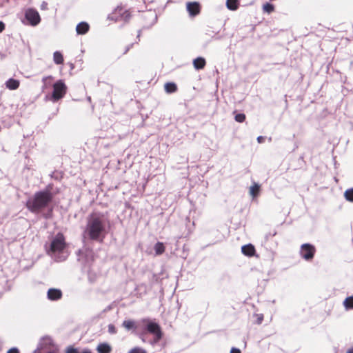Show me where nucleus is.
<instances>
[{
    "instance_id": "f8f14e48",
    "label": "nucleus",
    "mask_w": 353,
    "mask_h": 353,
    "mask_svg": "<svg viewBox=\"0 0 353 353\" xmlns=\"http://www.w3.org/2000/svg\"><path fill=\"white\" fill-rule=\"evenodd\" d=\"M143 17L145 19H150V26H153L157 21V15L154 11H148L143 14Z\"/></svg>"
},
{
    "instance_id": "c03bdc74",
    "label": "nucleus",
    "mask_w": 353,
    "mask_h": 353,
    "mask_svg": "<svg viewBox=\"0 0 353 353\" xmlns=\"http://www.w3.org/2000/svg\"><path fill=\"white\" fill-rule=\"evenodd\" d=\"M90 100H91L90 97H88V101H90Z\"/></svg>"
},
{
    "instance_id": "473e14b6",
    "label": "nucleus",
    "mask_w": 353,
    "mask_h": 353,
    "mask_svg": "<svg viewBox=\"0 0 353 353\" xmlns=\"http://www.w3.org/2000/svg\"><path fill=\"white\" fill-rule=\"evenodd\" d=\"M133 45H134V43H131V44H129L128 46H127L123 52V54H126L130 50V48H132Z\"/></svg>"
},
{
    "instance_id": "412c9836",
    "label": "nucleus",
    "mask_w": 353,
    "mask_h": 353,
    "mask_svg": "<svg viewBox=\"0 0 353 353\" xmlns=\"http://www.w3.org/2000/svg\"><path fill=\"white\" fill-rule=\"evenodd\" d=\"M260 190V185L257 183H253V185L250 188V193L252 197H256Z\"/></svg>"
},
{
    "instance_id": "1a4fd4ad",
    "label": "nucleus",
    "mask_w": 353,
    "mask_h": 353,
    "mask_svg": "<svg viewBox=\"0 0 353 353\" xmlns=\"http://www.w3.org/2000/svg\"><path fill=\"white\" fill-rule=\"evenodd\" d=\"M62 296V291L58 288H50L47 292V298L48 300L52 301L61 299Z\"/></svg>"
},
{
    "instance_id": "5701e85b",
    "label": "nucleus",
    "mask_w": 353,
    "mask_h": 353,
    "mask_svg": "<svg viewBox=\"0 0 353 353\" xmlns=\"http://www.w3.org/2000/svg\"><path fill=\"white\" fill-rule=\"evenodd\" d=\"M65 353H92L90 350L85 348L82 351H79L77 348L73 347L72 346L68 347L66 350Z\"/></svg>"
},
{
    "instance_id": "37998d69",
    "label": "nucleus",
    "mask_w": 353,
    "mask_h": 353,
    "mask_svg": "<svg viewBox=\"0 0 353 353\" xmlns=\"http://www.w3.org/2000/svg\"><path fill=\"white\" fill-rule=\"evenodd\" d=\"M47 353H56L54 351H49Z\"/></svg>"
},
{
    "instance_id": "20e7f679",
    "label": "nucleus",
    "mask_w": 353,
    "mask_h": 353,
    "mask_svg": "<svg viewBox=\"0 0 353 353\" xmlns=\"http://www.w3.org/2000/svg\"><path fill=\"white\" fill-rule=\"evenodd\" d=\"M143 323H146L143 327V331L152 334L153 339L150 343L151 345L157 344L163 337V332L161 326L155 321L149 319H143Z\"/></svg>"
},
{
    "instance_id": "f3484780",
    "label": "nucleus",
    "mask_w": 353,
    "mask_h": 353,
    "mask_svg": "<svg viewBox=\"0 0 353 353\" xmlns=\"http://www.w3.org/2000/svg\"><path fill=\"white\" fill-rule=\"evenodd\" d=\"M227 8L230 10L234 11L239 8V0H227L225 3Z\"/></svg>"
},
{
    "instance_id": "ea45409f",
    "label": "nucleus",
    "mask_w": 353,
    "mask_h": 353,
    "mask_svg": "<svg viewBox=\"0 0 353 353\" xmlns=\"http://www.w3.org/2000/svg\"><path fill=\"white\" fill-rule=\"evenodd\" d=\"M141 340H142L143 342H145V338H143V334H141Z\"/></svg>"
},
{
    "instance_id": "72a5a7b5",
    "label": "nucleus",
    "mask_w": 353,
    "mask_h": 353,
    "mask_svg": "<svg viewBox=\"0 0 353 353\" xmlns=\"http://www.w3.org/2000/svg\"><path fill=\"white\" fill-rule=\"evenodd\" d=\"M230 353H241V350L236 347H232Z\"/></svg>"
},
{
    "instance_id": "dca6fc26",
    "label": "nucleus",
    "mask_w": 353,
    "mask_h": 353,
    "mask_svg": "<svg viewBox=\"0 0 353 353\" xmlns=\"http://www.w3.org/2000/svg\"><path fill=\"white\" fill-rule=\"evenodd\" d=\"M116 13L119 14L121 19L125 22H128L130 19V13L128 10H123L122 8H117L115 10Z\"/></svg>"
},
{
    "instance_id": "393cba45",
    "label": "nucleus",
    "mask_w": 353,
    "mask_h": 353,
    "mask_svg": "<svg viewBox=\"0 0 353 353\" xmlns=\"http://www.w3.org/2000/svg\"><path fill=\"white\" fill-rule=\"evenodd\" d=\"M344 196L350 202H353V188H349L345 191Z\"/></svg>"
},
{
    "instance_id": "4468645a",
    "label": "nucleus",
    "mask_w": 353,
    "mask_h": 353,
    "mask_svg": "<svg viewBox=\"0 0 353 353\" xmlns=\"http://www.w3.org/2000/svg\"><path fill=\"white\" fill-rule=\"evenodd\" d=\"M96 350L98 353H110L112 347L108 343H101L97 345Z\"/></svg>"
},
{
    "instance_id": "39448f33",
    "label": "nucleus",
    "mask_w": 353,
    "mask_h": 353,
    "mask_svg": "<svg viewBox=\"0 0 353 353\" xmlns=\"http://www.w3.org/2000/svg\"><path fill=\"white\" fill-rule=\"evenodd\" d=\"M67 92V86L63 80H58L53 84V91L50 100L56 102L62 99Z\"/></svg>"
},
{
    "instance_id": "7ed1b4c3",
    "label": "nucleus",
    "mask_w": 353,
    "mask_h": 353,
    "mask_svg": "<svg viewBox=\"0 0 353 353\" xmlns=\"http://www.w3.org/2000/svg\"><path fill=\"white\" fill-rule=\"evenodd\" d=\"M66 243L63 234L57 233L52 239L49 246L46 245V252L57 261H63L68 257L65 252Z\"/></svg>"
},
{
    "instance_id": "f257e3e1",
    "label": "nucleus",
    "mask_w": 353,
    "mask_h": 353,
    "mask_svg": "<svg viewBox=\"0 0 353 353\" xmlns=\"http://www.w3.org/2000/svg\"><path fill=\"white\" fill-rule=\"evenodd\" d=\"M107 219L99 212H94L86 219V225L83 232L84 240L102 242L106 234Z\"/></svg>"
},
{
    "instance_id": "cd10ccee",
    "label": "nucleus",
    "mask_w": 353,
    "mask_h": 353,
    "mask_svg": "<svg viewBox=\"0 0 353 353\" xmlns=\"http://www.w3.org/2000/svg\"><path fill=\"white\" fill-rule=\"evenodd\" d=\"M128 353H147V352L141 347H135L131 349L128 352Z\"/></svg>"
},
{
    "instance_id": "a19ab883",
    "label": "nucleus",
    "mask_w": 353,
    "mask_h": 353,
    "mask_svg": "<svg viewBox=\"0 0 353 353\" xmlns=\"http://www.w3.org/2000/svg\"><path fill=\"white\" fill-rule=\"evenodd\" d=\"M82 252V250H79L78 252H77V254L78 255H80Z\"/></svg>"
},
{
    "instance_id": "2eb2a0df",
    "label": "nucleus",
    "mask_w": 353,
    "mask_h": 353,
    "mask_svg": "<svg viewBox=\"0 0 353 353\" xmlns=\"http://www.w3.org/2000/svg\"><path fill=\"white\" fill-rule=\"evenodd\" d=\"M205 59L201 57H199L193 61V65L196 70L203 69L205 66Z\"/></svg>"
},
{
    "instance_id": "c9c22d12",
    "label": "nucleus",
    "mask_w": 353,
    "mask_h": 353,
    "mask_svg": "<svg viewBox=\"0 0 353 353\" xmlns=\"http://www.w3.org/2000/svg\"><path fill=\"white\" fill-rule=\"evenodd\" d=\"M264 139H265V137H263V136H259V137H257V141H258L259 143H262V142L263 141V140H264Z\"/></svg>"
},
{
    "instance_id": "4be33fe9",
    "label": "nucleus",
    "mask_w": 353,
    "mask_h": 353,
    "mask_svg": "<svg viewBox=\"0 0 353 353\" xmlns=\"http://www.w3.org/2000/svg\"><path fill=\"white\" fill-rule=\"evenodd\" d=\"M154 250L157 255H160L164 252L165 246L163 243L157 242L154 246Z\"/></svg>"
},
{
    "instance_id": "79ce46f5",
    "label": "nucleus",
    "mask_w": 353,
    "mask_h": 353,
    "mask_svg": "<svg viewBox=\"0 0 353 353\" xmlns=\"http://www.w3.org/2000/svg\"><path fill=\"white\" fill-rule=\"evenodd\" d=\"M141 31H139L137 37L139 38L140 37Z\"/></svg>"
},
{
    "instance_id": "bb28decb",
    "label": "nucleus",
    "mask_w": 353,
    "mask_h": 353,
    "mask_svg": "<svg viewBox=\"0 0 353 353\" xmlns=\"http://www.w3.org/2000/svg\"><path fill=\"white\" fill-rule=\"evenodd\" d=\"M43 340L50 341V339L48 336H43V337H42L41 339L40 342L39 343V344L37 345V349L34 350L33 353H38L43 348V344H42L41 341H43Z\"/></svg>"
},
{
    "instance_id": "a878e982",
    "label": "nucleus",
    "mask_w": 353,
    "mask_h": 353,
    "mask_svg": "<svg viewBox=\"0 0 353 353\" xmlns=\"http://www.w3.org/2000/svg\"><path fill=\"white\" fill-rule=\"evenodd\" d=\"M263 10L264 12L270 14L274 11V6L270 3H266L263 6Z\"/></svg>"
},
{
    "instance_id": "6e6552de",
    "label": "nucleus",
    "mask_w": 353,
    "mask_h": 353,
    "mask_svg": "<svg viewBox=\"0 0 353 353\" xmlns=\"http://www.w3.org/2000/svg\"><path fill=\"white\" fill-rule=\"evenodd\" d=\"M187 11L190 17H195L200 13L201 6L199 2L192 1L186 3Z\"/></svg>"
},
{
    "instance_id": "aec40b11",
    "label": "nucleus",
    "mask_w": 353,
    "mask_h": 353,
    "mask_svg": "<svg viewBox=\"0 0 353 353\" xmlns=\"http://www.w3.org/2000/svg\"><path fill=\"white\" fill-rule=\"evenodd\" d=\"M53 61L55 64L59 65L63 63V57L59 51L53 53Z\"/></svg>"
},
{
    "instance_id": "7c9ffc66",
    "label": "nucleus",
    "mask_w": 353,
    "mask_h": 353,
    "mask_svg": "<svg viewBox=\"0 0 353 353\" xmlns=\"http://www.w3.org/2000/svg\"><path fill=\"white\" fill-rule=\"evenodd\" d=\"M257 324H261L263 320V315L262 314H257Z\"/></svg>"
},
{
    "instance_id": "f704fd0d",
    "label": "nucleus",
    "mask_w": 353,
    "mask_h": 353,
    "mask_svg": "<svg viewBox=\"0 0 353 353\" xmlns=\"http://www.w3.org/2000/svg\"><path fill=\"white\" fill-rule=\"evenodd\" d=\"M5 24L3 21H0V33L5 30Z\"/></svg>"
},
{
    "instance_id": "9b49d317",
    "label": "nucleus",
    "mask_w": 353,
    "mask_h": 353,
    "mask_svg": "<svg viewBox=\"0 0 353 353\" xmlns=\"http://www.w3.org/2000/svg\"><path fill=\"white\" fill-rule=\"evenodd\" d=\"M89 24L85 21H81L77 25L76 32L77 34L83 35L86 34L89 31Z\"/></svg>"
},
{
    "instance_id": "58836bf2",
    "label": "nucleus",
    "mask_w": 353,
    "mask_h": 353,
    "mask_svg": "<svg viewBox=\"0 0 353 353\" xmlns=\"http://www.w3.org/2000/svg\"><path fill=\"white\" fill-rule=\"evenodd\" d=\"M347 353H353V347H352V348H350V349L347 351Z\"/></svg>"
},
{
    "instance_id": "ddd939ff",
    "label": "nucleus",
    "mask_w": 353,
    "mask_h": 353,
    "mask_svg": "<svg viewBox=\"0 0 353 353\" xmlns=\"http://www.w3.org/2000/svg\"><path fill=\"white\" fill-rule=\"evenodd\" d=\"M20 82L19 80L14 79L13 78H10L8 80L6 81V86L10 90H14L19 87Z\"/></svg>"
},
{
    "instance_id": "2f4dec72",
    "label": "nucleus",
    "mask_w": 353,
    "mask_h": 353,
    "mask_svg": "<svg viewBox=\"0 0 353 353\" xmlns=\"http://www.w3.org/2000/svg\"><path fill=\"white\" fill-rule=\"evenodd\" d=\"M7 353H19V351L17 347H12L7 352Z\"/></svg>"
},
{
    "instance_id": "9d476101",
    "label": "nucleus",
    "mask_w": 353,
    "mask_h": 353,
    "mask_svg": "<svg viewBox=\"0 0 353 353\" xmlns=\"http://www.w3.org/2000/svg\"><path fill=\"white\" fill-rule=\"evenodd\" d=\"M255 252H256L255 248L251 243L244 245L241 247V252L245 256H247L249 257L253 256L255 254Z\"/></svg>"
},
{
    "instance_id": "b1692460",
    "label": "nucleus",
    "mask_w": 353,
    "mask_h": 353,
    "mask_svg": "<svg viewBox=\"0 0 353 353\" xmlns=\"http://www.w3.org/2000/svg\"><path fill=\"white\" fill-rule=\"evenodd\" d=\"M122 325L127 330H130L135 328V322L133 320H125L123 322Z\"/></svg>"
},
{
    "instance_id": "0eeeda50",
    "label": "nucleus",
    "mask_w": 353,
    "mask_h": 353,
    "mask_svg": "<svg viewBox=\"0 0 353 353\" xmlns=\"http://www.w3.org/2000/svg\"><path fill=\"white\" fill-rule=\"evenodd\" d=\"M300 256L305 261H312L316 253L315 246L311 243H303L300 248Z\"/></svg>"
},
{
    "instance_id": "c756f323",
    "label": "nucleus",
    "mask_w": 353,
    "mask_h": 353,
    "mask_svg": "<svg viewBox=\"0 0 353 353\" xmlns=\"http://www.w3.org/2000/svg\"><path fill=\"white\" fill-rule=\"evenodd\" d=\"M108 328V331L110 334H114L117 332V328L113 324H109Z\"/></svg>"
},
{
    "instance_id": "f03ea898",
    "label": "nucleus",
    "mask_w": 353,
    "mask_h": 353,
    "mask_svg": "<svg viewBox=\"0 0 353 353\" xmlns=\"http://www.w3.org/2000/svg\"><path fill=\"white\" fill-rule=\"evenodd\" d=\"M53 199V194L48 188L36 192L32 198L26 202V208L32 212L37 214L46 208Z\"/></svg>"
},
{
    "instance_id": "c85d7f7f",
    "label": "nucleus",
    "mask_w": 353,
    "mask_h": 353,
    "mask_svg": "<svg viewBox=\"0 0 353 353\" xmlns=\"http://www.w3.org/2000/svg\"><path fill=\"white\" fill-rule=\"evenodd\" d=\"M245 119V115L243 113H239L235 116V121L239 123H242Z\"/></svg>"
},
{
    "instance_id": "e433bc0d",
    "label": "nucleus",
    "mask_w": 353,
    "mask_h": 353,
    "mask_svg": "<svg viewBox=\"0 0 353 353\" xmlns=\"http://www.w3.org/2000/svg\"><path fill=\"white\" fill-rule=\"evenodd\" d=\"M47 8V3L43 1L41 5V10H46Z\"/></svg>"
},
{
    "instance_id": "6ab92c4d",
    "label": "nucleus",
    "mask_w": 353,
    "mask_h": 353,
    "mask_svg": "<svg viewBox=\"0 0 353 353\" xmlns=\"http://www.w3.org/2000/svg\"><path fill=\"white\" fill-rule=\"evenodd\" d=\"M165 90L167 93H174L177 90L176 83L173 82H168L165 84Z\"/></svg>"
},
{
    "instance_id": "a211bd4d",
    "label": "nucleus",
    "mask_w": 353,
    "mask_h": 353,
    "mask_svg": "<svg viewBox=\"0 0 353 353\" xmlns=\"http://www.w3.org/2000/svg\"><path fill=\"white\" fill-rule=\"evenodd\" d=\"M345 310H353V295L347 296L343 302Z\"/></svg>"
},
{
    "instance_id": "423d86ee",
    "label": "nucleus",
    "mask_w": 353,
    "mask_h": 353,
    "mask_svg": "<svg viewBox=\"0 0 353 353\" xmlns=\"http://www.w3.org/2000/svg\"><path fill=\"white\" fill-rule=\"evenodd\" d=\"M24 17L28 22L26 23L24 21H22V22L31 26H36L41 22V17L38 11L34 8H29L26 9Z\"/></svg>"
},
{
    "instance_id": "4c0bfd02",
    "label": "nucleus",
    "mask_w": 353,
    "mask_h": 353,
    "mask_svg": "<svg viewBox=\"0 0 353 353\" xmlns=\"http://www.w3.org/2000/svg\"><path fill=\"white\" fill-rule=\"evenodd\" d=\"M48 78H52V76H48V77H45L42 79V81L43 82H45L46 81L47 79Z\"/></svg>"
}]
</instances>
